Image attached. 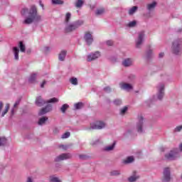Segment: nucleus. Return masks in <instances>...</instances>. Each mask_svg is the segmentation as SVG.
Returning <instances> with one entry per match:
<instances>
[{
    "mask_svg": "<svg viewBox=\"0 0 182 182\" xmlns=\"http://www.w3.org/2000/svg\"><path fill=\"white\" fill-rule=\"evenodd\" d=\"M26 14H28V16L23 22L25 25H31L33 22H41L42 21V16L38 14V8L35 5H32L29 9L28 8L21 9V14L22 16H25Z\"/></svg>",
    "mask_w": 182,
    "mask_h": 182,
    "instance_id": "f257e3e1",
    "label": "nucleus"
},
{
    "mask_svg": "<svg viewBox=\"0 0 182 182\" xmlns=\"http://www.w3.org/2000/svg\"><path fill=\"white\" fill-rule=\"evenodd\" d=\"M83 25V21L78 20L73 23L68 24L65 28V33H70V32H73V31H76Z\"/></svg>",
    "mask_w": 182,
    "mask_h": 182,
    "instance_id": "f03ea898",
    "label": "nucleus"
},
{
    "mask_svg": "<svg viewBox=\"0 0 182 182\" xmlns=\"http://www.w3.org/2000/svg\"><path fill=\"white\" fill-rule=\"evenodd\" d=\"M178 149H173V150L170 151L169 153L165 154V159L171 161L173 160H176L177 157H178Z\"/></svg>",
    "mask_w": 182,
    "mask_h": 182,
    "instance_id": "7ed1b4c3",
    "label": "nucleus"
},
{
    "mask_svg": "<svg viewBox=\"0 0 182 182\" xmlns=\"http://www.w3.org/2000/svg\"><path fill=\"white\" fill-rule=\"evenodd\" d=\"M182 41L181 40H176L173 43L172 52L174 55H179L181 52Z\"/></svg>",
    "mask_w": 182,
    "mask_h": 182,
    "instance_id": "20e7f679",
    "label": "nucleus"
},
{
    "mask_svg": "<svg viewBox=\"0 0 182 182\" xmlns=\"http://www.w3.org/2000/svg\"><path fill=\"white\" fill-rule=\"evenodd\" d=\"M84 39L88 46H90V45H92V43H93V36L92 35L90 31L85 32Z\"/></svg>",
    "mask_w": 182,
    "mask_h": 182,
    "instance_id": "39448f33",
    "label": "nucleus"
},
{
    "mask_svg": "<svg viewBox=\"0 0 182 182\" xmlns=\"http://www.w3.org/2000/svg\"><path fill=\"white\" fill-rule=\"evenodd\" d=\"M70 159H72V154H62L55 158V161H62L63 160H69Z\"/></svg>",
    "mask_w": 182,
    "mask_h": 182,
    "instance_id": "423d86ee",
    "label": "nucleus"
},
{
    "mask_svg": "<svg viewBox=\"0 0 182 182\" xmlns=\"http://www.w3.org/2000/svg\"><path fill=\"white\" fill-rule=\"evenodd\" d=\"M105 126H106V124H105V122L102 121H97L95 123L91 124V128L94 129H98V130H100L105 128Z\"/></svg>",
    "mask_w": 182,
    "mask_h": 182,
    "instance_id": "0eeeda50",
    "label": "nucleus"
},
{
    "mask_svg": "<svg viewBox=\"0 0 182 182\" xmlns=\"http://www.w3.org/2000/svg\"><path fill=\"white\" fill-rule=\"evenodd\" d=\"M52 110V105L48 104L45 107L42 108L38 112V116H43L46 113H49Z\"/></svg>",
    "mask_w": 182,
    "mask_h": 182,
    "instance_id": "6e6552de",
    "label": "nucleus"
},
{
    "mask_svg": "<svg viewBox=\"0 0 182 182\" xmlns=\"http://www.w3.org/2000/svg\"><path fill=\"white\" fill-rule=\"evenodd\" d=\"M97 58H100V53L96 51L95 53H92L91 54L87 55V61L92 62V60H95V59H97Z\"/></svg>",
    "mask_w": 182,
    "mask_h": 182,
    "instance_id": "1a4fd4ad",
    "label": "nucleus"
},
{
    "mask_svg": "<svg viewBox=\"0 0 182 182\" xmlns=\"http://www.w3.org/2000/svg\"><path fill=\"white\" fill-rule=\"evenodd\" d=\"M170 168L167 167L164 169V180L163 181L168 182L171 180Z\"/></svg>",
    "mask_w": 182,
    "mask_h": 182,
    "instance_id": "9d476101",
    "label": "nucleus"
},
{
    "mask_svg": "<svg viewBox=\"0 0 182 182\" xmlns=\"http://www.w3.org/2000/svg\"><path fill=\"white\" fill-rule=\"evenodd\" d=\"M144 38V31H141L139 33L138 40L136 42V48H140V45L143 43V39Z\"/></svg>",
    "mask_w": 182,
    "mask_h": 182,
    "instance_id": "9b49d317",
    "label": "nucleus"
},
{
    "mask_svg": "<svg viewBox=\"0 0 182 182\" xmlns=\"http://www.w3.org/2000/svg\"><path fill=\"white\" fill-rule=\"evenodd\" d=\"M159 95H158V99L159 100H161L164 96V84L161 83L159 85Z\"/></svg>",
    "mask_w": 182,
    "mask_h": 182,
    "instance_id": "f8f14e48",
    "label": "nucleus"
},
{
    "mask_svg": "<svg viewBox=\"0 0 182 182\" xmlns=\"http://www.w3.org/2000/svg\"><path fill=\"white\" fill-rule=\"evenodd\" d=\"M47 101H45V100L42 99V96H38L36 99V106H38V107H42L43 105H46Z\"/></svg>",
    "mask_w": 182,
    "mask_h": 182,
    "instance_id": "ddd939ff",
    "label": "nucleus"
},
{
    "mask_svg": "<svg viewBox=\"0 0 182 182\" xmlns=\"http://www.w3.org/2000/svg\"><path fill=\"white\" fill-rule=\"evenodd\" d=\"M143 117H140L139 119V122L136 124V129L139 133H141L143 132Z\"/></svg>",
    "mask_w": 182,
    "mask_h": 182,
    "instance_id": "4468645a",
    "label": "nucleus"
},
{
    "mask_svg": "<svg viewBox=\"0 0 182 182\" xmlns=\"http://www.w3.org/2000/svg\"><path fill=\"white\" fill-rule=\"evenodd\" d=\"M121 89H124V90H133V86L129 83L122 82L120 83Z\"/></svg>",
    "mask_w": 182,
    "mask_h": 182,
    "instance_id": "2eb2a0df",
    "label": "nucleus"
},
{
    "mask_svg": "<svg viewBox=\"0 0 182 182\" xmlns=\"http://www.w3.org/2000/svg\"><path fill=\"white\" fill-rule=\"evenodd\" d=\"M137 174V172L136 171H133L132 176H130L128 180L129 182H134L136 181V180H137L138 178H140V176L136 175Z\"/></svg>",
    "mask_w": 182,
    "mask_h": 182,
    "instance_id": "dca6fc26",
    "label": "nucleus"
},
{
    "mask_svg": "<svg viewBox=\"0 0 182 182\" xmlns=\"http://www.w3.org/2000/svg\"><path fill=\"white\" fill-rule=\"evenodd\" d=\"M21 103V99H18L16 101L13 109H11V116H14L15 114V112H16V109H18V106H19V104Z\"/></svg>",
    "mask_w": 182,
    "mask_h": 182,
    "instance_id": "f3484780",
    "label": "nucleus"
},
{
    "mask_svg": "<svg viewBox=\"0 0 182 182\" xmlns=\"http://www.w3.org/2000/svg\"><path fill=\"white\" fill-rule=\"evenodd\" d=\"M66 50H62L58 55L59 60L63 62V60H65V59L66 58Z\"/></svg>",
    "mask_w": 182,
    "mask_h": 182,
    "instance_id": "a211bd4d",
    "label": "nucleus"
},
{
    "mask_svg": "<svg viewBox=\"0 0 182 182\" xmlns=\"http://www.w3.org/2000/svg\"><path fill=\"white\" fill-rule=\"evenodd\" d=\"M132 64L133 61L130 58L125 59L122 63L123 66H125L126 68L132 66Z\"/></svg>",
    "mask_w": 182,
    "mask_h": 182,
    "instance_id": "6ab92c4d",
    "label": "nucleus"
},
{
    "mask_svg": "<svg viewBox=\"0 0 182 182\" xmlns=\"http://www.w3.org/2000/svg\"><path fill=\"white\" fill-rule=\"evenodd\" d=\"M13 52H14V58L16 60H19V48H18V47H14Z\"/></svg>",
    "mask_w": 182,
    "mask_h": 182,
    "instance_id": "aec40b11",
    "label": "nucleus"
},
{
    "mask_svg": "<svg viewBox=\"0 0 182 182\" xmlns=\"http://www.w3.org/2000/svg\"><path fill=\"white\" fill-rule=\"evenodd\" d=\"M105 12H106V9H105V8H103V7H101L96 10L95 15L97 16H99L100 15H103V14H105Z\"/></svg>",
    "mask_w": 182,
    "mask_h": 182,
    "instance_id": "412c9836",
    "label": "nucleus"
},
{
    "mask_svg": "<svg viewBox=\"0 0 182 182\" xmlns=\"http://www.w3.org/2000/svg\"><path fill=\"white\" fill-rule=\"evenodd\" d=\"M134 161V157L128 156L125 160L123 161L124 164H130V163H133Z\"/></svg>",
    "mask_w": 182,
    "mask_h": 182,
    "instance_id": "4be33fe9",
    "label": "nucleus"
},
{
    "mask_svg": "<svg viewBox=\"0 0 182 182\" xmlns=\"http://www.w3.org/2000/svg\"><path fill=\"white\" fill-rule=\"evenodd\" d=\"M36 73H33L31 74V75L30 76L29 79H28V82L30 83H35V82H36Z\"/></svg>",
    "mask_w": 182,
    "mask_h": 182,
    "instance_id": "5701e85b",
    "label": "nucleus"
},
{
    "mask_svg": "<svg viewBox=\"0 0 182 182\" xmlns=\"http://www.w3.org/2000/svg\"><path fill=\"white\" fill-rule=\"evenodd\" d=\"M48 117H43L39 119L38 120V124L40 126H42L43 124H45L46 122L48 120Z\"/></svg>",
    "mask_w": 182,
    "mask_h": 182,
    "instance_id": "b1692460",
    "label": "nucleus"
},
{
    "mask_svg": "<svg viewBox=\"0 0 182 182\" xmlns=\"http://www.w3.org/2000/svg\"><path fill=\"white\" fill-rule=\"evenodd\" d=\"M70 82L71 85H74V86H76L78 85L77 78L75 77H72L70 78Z\"/></svg>",
    "mask_w": 182,
    "mask_h": 182,
    "instance_id": "393cba45",
    "label": "nucleus"
},
{
    "mask_svg": "<svg viewBox=\"0 0 182 182\" xmlns=\"http://www.w3.org/2000/svg\"><path fill=\"white\" fill-rule=\"evenodd\" d=\"M116 146V141H114V143L112 145L107 146L105 148V150L106 151H110L114 149V146Z\"/></svg>",
    "mask_w": 182,
    "mask_h": 182,
    "instance_id": "a878e982",
    "label": "nucleus"
},
{
    "mask_svg": "<svg viewBox=\"0 0 182 182\" xmlns=\"http://www.w3.org/2000/svg\"><path fill=\"white\" fill-rule=\"evenodd\" d=\"M156 5H157V3L156 1H154L152 4H148L147 5L148 11H151V9H154Z\"/></svg>",
    "mask_w": 182,
    "mask_h": 182,
    "instance_id": "bb28decb",
    "label": "nucleus"
},
{
    "mask_svg": "<svg viewBox=\"0 0 182 182\" xmlns=\"http://www.w3.org/2000/svg\"><path fill=\"white\" fill-rule=\"evenodd\" d=\"M18 45H19L21 52H23V53L26 52V47L25 46V44H23V42L20 41Z\"/></svg>",
    "mask_w": 182,
    "mask_h": 182,
    "instance_id": "cd10ccee",
    "label": "nucleus"
},
{
    "mask_svg": "<svg viewBox=\"0 0 182 182\" xmlns=\"http://www.w3.org/2000/svg\"><path fill=\"white\" fill-rule=\"evenodd\" d=\"M83 4H85L83 0H77L75 2V6L76 8H82V6H83Z\"/></svg>",
    "mask_w": 182,
    "mask_h": 182,
    "instance_id": "c85d7f7f",
    "label": "nucleus"
},
{
    "mask_svg": "<svg viewBox=\"0 0 182 182\" xmlns=\"http://www.w3.org/2000/svg\"><path fill=\"white\" fill-rule=\"evenodd\" d=\"M68 109H69V105L68 104H64L61 108H60V111L62 112V113H65L66 110H68Z\"/></svg>",
    "mask_w": 182,
    "mask_h": 182,
    "instance_id": "c756f323",
    "label": "nucleus"
},
{
    "mask_svg": "<svg viewBox=\"0 0 182 182\" xmlns=\"http://www.w3.org/2000/svg\"><path fill=\"white\" fill-rule=\"evenodd\" d=\"M139 7H137V6H134L132 8H131L129 11V15H133V14H134V12H136V11H137Z\"/></svg>",
    "mask_w": 182,
    "mask_h": 182,
    "instance_id": "7c9ffc66",
    "label": "nucleus"
},
{
    "mask_svg": "<svg viewBox=\"0 0 182 182\" xmlns=\"http://www.w3.org/2000/svg\"><path fill=\"white\" fill-rule=\"evenodd\" d=\"M9 107H10L9 104H6L4 111L2 112L1 117H4V116H5L6 113H8V112L9 111Z\"/></svg>",
    "mask_w": 182,
    "mask_h": 182,
    "instance_id": "2f4dec72",
    "label": "nucleus"
},
{
    "mask_svg": "<svg viewBox=\"0 0 182 182\" xmlns=\"http://www.w3.org/2000/svg\"><path fill=\"white\" fill-rule=\"evenodd\" d=\"M52 3L54 5H63L64 1L62 0H52Z\"/></svg>",
    "mask_w": 182,
    "mask_h": 182,
    "instance_id": "473e14b6",
    "label": "nucleus"
},
{
    "mask_svg": "<svg viewBox=\"0 0 182 182\" xmlns=\"http://www.w3.org/2000/svg\"><path fill=\"white\" fill-rule=\"evenodd\" d=\"M47 103H58L59 102V100L56 97L51 98L46 101Z\"/></svg>",
    "mask_w": 182,
    "mask_h": 182,
    "instance_id": "72a5a7b5",
    "label": "nucleus"
},
{
    "mask_svg": "<svg viewBox=\"0 0 182 182\" xmlns=\"http://www.w3.org/2000/svg\"><path fill=\"white\" fill-rule=\"evenodd\" d=\"M6 144V138L0 137V146H5Z\"/></svg>",
    "mask_w": 182,
    "mask_h": 182,
    "instance_id": "f704fd0d",
    "label": "nucleus"
},
{
    "mask_svg": "<svg viewBox=\"0 0 182 182\" xmlns=\"http://www.w3.org/2000/svg\"><path fill=\"white\" fill-rule=\"evenodd\" d=\"M50 182H60V180L58 177L55 176H50Z\"/></svg>",
    "mask_w": 182,
    "mask_h": 182,
    "instance_id": "c9c22d12",
    "label": "nucleus"
},
{
    "mask_svg": "<svg viewBox=\"0 0 182 182\" xmlns=\"http://www.w3.org/2000/svg\"><path fill=\"white\" fill-rule=\"evenodd\" d=\"M72 16V14L70 13H67L65 15V22L68 23L69 21H70V18Z\"/></svg>",
    "mask_w": 182,
    "mask_h": 182,
    "instance_id": "e433bc0d",
    "label": "nucleus"
},
{
    "mask_svg": "<svg viewBox=\"0 0 182 182\" xmlns=\"http://www.w3.org/2000/svg\"><path fill=\"white\" fill-rule=\"evenodd\" d=\"M137 25V22L136 21H133L129 23L128 26L129 28H134Z\"/></svg>",
    "mask_w": 182,
    "mask_h": 182,
    "instance_id": "4c0bfd02",
    "label": "nucleus"
},
{
    "mask_svg": "<svg viewBox=\"0 0 182 182\" xmlns=\"http://www.w3.org/2000/svg\"><path fill=\"white\" fill-rule=\"evenodd\" d=\"M152 55H153V50L149 49L146 52V59H150V58H151Z\"/></svg>",
    "mask_w": 182,
    "mask_h": 182,
    "instance_id": "58836bf2",
    "label": "nucleus"
},
{
    "mask_svg": "<svg viewBox=\"0 0 182 182\" xmlns=\"http://www.w3.org/2000/svg\"><path fill=\"white\" fill-rule=\"evenodd\" d=\"M75 109L79 110V109H82V107H83L84 105L82 102H78L75 104Z\"/></svg>",
    "mask_w": 182,
    "mask_h": 182,
    "instance_id": "ea45409f",
    "label": "nucleus"
},
{
    "mask_svg": "<svg viewBox=\"0 0 182 182\" xmlns=\"http://www.w3.org/2000/svg\"><path fill=\"white\" fill-rule=\"evenodd\" d=\"M79 158L80 160H87L89 159V156L85 154H80L79 155Z\"/></svg>",
    "mask_w": 182,
    "mask_h": 182,
    "instance_id": "a19ab883",
    "label": "nucleus"
},
{
    "mask_svg": "<svg viewBox=\"0 0 182 182\" xmlns=\"http://www.w3.org/2000/svg\"><path fill=\"white\" fill-rule=\"evenodd\" d=\"M70 136V132H67L62 135V139H68Z\"/></svg>",
    "mask_w": 182,
    "mask_h": 182,
    "instance_id": "79ce46f5",
    "label": "nucleus"
},
{
    "mask_svg": "<svg viewBox=\"0 0 182 182\" xmlns=\"http://www.w3.org/2000/svg\"><path fill=\"white\" fill-rule=\"evenodd\" d=\"M106 43L107 46H113V45H114V42L112 40L107 41Z\"/></svg>",
    "mask_w": 182,
    "mask_h": 182,
    "instance_id": "37998d69",
    "label": "nucleus"
},
{
    "mask_svg": "<svg viewBox=\"0 0 182 182\" xmlns=\"http://www.w3.org/2000/svg\"><path fill=\"white\" fill-rule=\"evenodd\" d=\"M120 171H112L111 172V176H119Z\"/></svg>",
    "mask_w": 182,
    "mask_h": 182,
    "instance_id": "c03bdc74",
    "label": "nucleus"
},
{
    "mask_svg": "<svg viewBox=\"0 0 182 182\" xmlns=\"http://www.w3.org/2000/svg\"><path fill=\"white\" fill-rule=\"evenodd\" d=\"M114 105H116V106H119V105H122V100H115L114 101Z\"/></svg>",
    "mask_w": 182,
    "mask_h": 182,
    "instance_id": "a18cd8bd",
    "label": "nucleus"
},
{
    "mask_svg": "<svg viewBox=\"0 0 182 182\" xmlns=\"http://www.w3.org/2000/svg\"><path fill=\"white\" fill-rule=\"evenodd\" d=\"M127 107H124L123 109H121V114H124L126 112H127Z\"/></svg>",
    "mask_w": 182,
    "mask_h": 182,
    "instance_id": "49530a36",
    "label": "nucleus"
},
{
    "mask_svg": "<svg viewBox=\"0 0 182 182\" xmlns=\"http://www.w3.org/2000/svg\"><path fill=\"white\" fill-rule=\"evenodd\" d=\"M110 90H111L110 87H105L104 88V92H106V93L110 92Z\"/></svg>",
    "mask_w": 182,
    "mask_h": 182,
    "instance_id": "de8ad7c7",
    "label": "nucleus"
},
{
    "mask_svg": "<svg viewBox=\"0 0 182 182\" xmlns=\"http://www.w3.org/2000/svg\"><path fill=\"white\" fill-rule=\"evenodd\" d=\"M181 129H182V125L177 127L175 129V132H181Z\"/></svg>",
    "mask_w": 182,
    "mask_h": 182,
    "instance_id": "09e8293b",
    "label": "nucleus"
},
{
    "mask_svg": "<svg viewBox=\"0 0 182 182\" xmlns=\"http://www.w3.org/2000/svg\"><path fill=\"white\" fill-rule=\"evenodd\" d=\"M45 85H46V80H43V82L41 85V87L43 88L45 87Z\"/></svg>",
    "mask_w": 182,
    "mask_h": 182,
    "instance_id": "8fccbe9b",
    "label": "nucleus"
},
{
    "mask_svg": "<svg viewBox=\"0 0 182 182\" xmlns=\"http://www.w3.org/2000/svg\"><path fill=\"white\" fill-rule=\"evenodd\" d=\"M134 75H129V79H130L131 80H134Z\"/></svg>",
    "mask_w": 182,
    "mask_h": 182,
    "instance_id": "3c124183",
    "label": "nucleus"
},
{
    "mask_svg": "<svg viewBox=\"0 0 182 182\" xmlns=\"http://www.w3.org/2000/svg\"><path fill=\"white\" fill-rule=\"evenodd\" d=\"M164 53H159V58H164Z\"/></svg>",
    "mask_w": 182,
    "mask_h": 182,
    "instance_id": "603ef678",
    "label": "nucleus"
},
{
    "mask_svg": "<svg viewBox=\"0 0 182 182\" xmlns=\"http://www.w3.org/2000/svg\"><path fill=\"white\" fill-rule=\"evenodd\" d=\"M27 182H33V181H32V178L31 177H28L27 179Z\"/></svg>",
    "mask_w": 182,
    "mask_h": 182,
    "instance_id": "864d4df0",
    "label": "nucleus"
},
{
    "mask_svg": "<svg viewBox=\"0 0 182 182\" xmlns=\"http://www.w3.org/2000/svg\"><path fill=\"white\" fill-rule=\"evenodd\" d=\"M40 6L43 8V4H42V1H39Z\"/></svg>",
    "mask_w": 182,
    "mask_h": 182,
    "instance_id": "5fc2aeb1",
    "label": "nucleus"
},
{
    "mask_svg": "<svg viewBox=\"0 0 182 182\" xmlns=\"http://www.w3.org/2000/svg\"><path fill=\"white\" fill-rule=\"evenodd\" d=\"M59 132V130H58L57 128H55V129H54V132L56 133V132Z\"/></svg>",
    "mask_w": 182,
    "mask_h": 182,
    "instance_id": "6e6d98bb",
    "label": "nucleus"
},
{
    "mask_svg": "<svg viewBox=\"0 0 182 182\" xmlns=\"http://www.w3.org/2000/svg\"><path fill=\"white\" fill-rule=\"evenodd\" d=\"M179 149H180L181 151H182V144L179 146Z\"/></svg>",
    "mask_w": 182,
    "mask_h": 182,
    "instance_id": "4d7b16f0",
    "label": "nucleus"
},
{
    "mask_svg": "<svg viewBox=\"0 0 182 182\" xmlns=\"http://www.w3.org/2000/svg\"><path fill=\"white\" fill-rule=\"evenodd\" d=\"M46 50H49V47H46Z\"/></svg>",
    "mask_w": 182,
    "mask_h": 182,
    "instance_id": "13d9d810",
    "label": "nucleus"
},
{
    "mask_svg": "<svg viewBox=\"0 0 182 182\" xmlns=\"http://www.w3.org/2000/svg\"><path fill=\"white\" fill-rule=\"evenodd\" d=\"M91 9H95V6H91Z\"/></svg>",
    "mask_w": 182,
    "mask_h": 182,
    "instance_id": "bf43d9fd",
    "label": "nucleus"
},
{
    "mask_svg": "<svg viewBox=\"0 0 182 182\" xmlns=\"http://www.w3.org/2000/svg\"><path fill=\"white\" fill-rule=\"evenodd\" d=\"M60 147H63H63H65L63 145H61Z\"/></svg>",
    "mask_w": 182,
    "mask_h": 182,
    "instance_id": "052dcab7",
    "label": "nucleus"
},
{
    "mask_svg": "<svg viewBox=\"0 0 182 182\" xmlns=\"http://www.w3.org/2000/svg\"><path fill=\"white\" fill-rule=\"evenodd\" d=\"M27 53H31V51H28V50H27Z\"/></svg>",
    "mask_w": 182,
    "mask_h": 182,
    "instance_id": "680f3d73",
    "label": "nucleus"
}]
</instances>
